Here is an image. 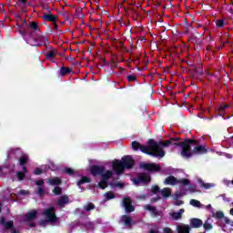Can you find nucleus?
Returning <instances> with one entry per match:
<instances>
[{
  "label": "nucleus",
  "instance_id": "f257e3e1",
  "mask_svg": "<svg viewBox=\"0 0 233 233\" xmlns=\"http://www.w3.org/2000/svg\"><path fill=\"white\" fill-rule=\"evenodd\" d=\"M179 137H171L166 142H157L152 138L148 139L147 144L151 148V151L148 153L149 156H152V157H165L166 152L163 148H167V147H170V145H175V147H180V148H182L181 156L183 157H192L190 147L196 141L187 138L184 141L179 142Z\"/></svg>",
  "mask_w": 233,
  "mask_h": 233
},
{
  "label": "nucleus",
  "instance_id": "f03ea898",
  "mask_svg": "<svg viewBox=\"0 0 233 233\" xmlns=\"http://www.w3.org/2000/svg\"><path fill=\"white\" fill-rule=\"evenodd\" d=\"M206 210L209 212V214H212L213 218H216L217 219H219V227L222 228L223 232L230 233L233 230V222L230 221L223 212L221 211H215L212 209V206L208 205L206 207Z\"/></svg>",
  "mask_w": 233,
  "mask_h": 233
},
{
  "label": "nucleus",
  "instance_id": "7ed1b4c3",
  "mask_svg": "<svg viewBox=\"0 0 233 233\" xmlns=\"http://www.w3.org/2000/svg\"><path fill=\"white\" fill-rule=\"evenodd\" d=\"M134 165H136V161L129 155L124 156L121 160L116 159L113 161V168L118 175L123 174L125 170H132Z\"/></svg>",
  "mask_w": 233,
  "mask_h": 233
},
{
  "label": "nucleus",
  "instance_id": "20e7f679",
  "mask_svg": "<svg viewBox=\"0 0 233 233\" xmlns=\"http://www.w3.org/2000/svg\"><path fill=\"white\" fill-rule=\"evenodd\" d=\"M18 32L21 35H34L37 32H41V27H39V23L35 21H31L29 23L24 20L21 24H17Z\"/></svg>",
  "mask_w": 233,
  "mask_h": 233
},
{
  "label": "nucleus",
  "instance_id": "39448f33",
  "mask_svg": "<svg viewBox=\"0 0 233 233\" xmlns=\"http://www.w3.org/2000/svg\"><path fill=\"white\" fill-rule=\"evenodd\" d=\"M10 156H15V159H17L19 161L20 167L26 166L28 161H30V157H28V155L24 153L21 148L11 149L7 157H10Z\"/></svg>",
  "mask_w": 233,
  "mask_h": 233
},
{
  "label": "nucleus",
  "instance_id": "423d86ee",
  "mask_svg": "<svg viewBox=\"0 0 233 233\" xmlns=\"http://www.w3.org/2000/svg\"><path fill=\"white\" fill-rule=\"evenodd\" d=\"M29 39H31L35 43V44H32V46H36L37 48H39V46H43V45H46V43H48V40L46 39V37L45 35H43V33H41V31L35 33L34 35H31L29 36Z\"/></svg>",
  "mask_w": 233,
  "mask_h": 233
},
{
  "label": "nucleus",
  "instance_id": "0eeeda50",
  "mask_svg": "<svg viewBox=\"0 0 233 233\" xmlns=\"http://www.w3.org/2000/svg\"><path fill=\"white\" fill-rule=\"evenodd\" d=\"M43 216L50 223H56L57 221V216H56V208L54 207L44 209Z\"/></svg>",
  "mask_w": 233,
  "mask_h": 233
},
{
  "label": "nucleus",
  "instance_id": "6e6552de",
  "mask_svg": "<svg viewBox=\"0 0 233 233\" xmlns=\"http://www.w3.org/2000/svg\"><path fill=\"white\" fill-rule=\"evenodd\" d=\"M131 147H132L133 150H135V151L141 150V152H143V154H147V156H150V152L152 151L151 147H150V144H148V147H147V146L141 145L137 141H133L131 143Z\"/></svg>",
  "mask_w": 233,
  "mask_h": 233
},
{
  "label": "nucleus",
  "instance_id": "1a4fd4ad",
  "mask_svg": "<svg viewBox=\"0 0 233 233\" xmlns=\"http://www.w3.org/2000/svg\"><path fill=\"white\" fill-rule=\"evenodd\" d=\"M144 210H147L148 212H150L151 218H159L160 219L161 218H163V212L157 210V208L152 205L147 204L144 206Z\"/></svg>",
  "mask_w": 233,
  "mask_h": 233
},
{
  "label": "nucleus",
  "instance_id": "9d476101",
  "mask_svg": "<svg viewBox=\"0 0 233 233\" xmlns=\"http://www.w3.org/2000/svg\"><path fill=\"white\" fill-rule=\"evenodd\" d=\"M140 168H144L148 172H159L161 170V167L154 163H142L140 164Z\"/></svg>",
  "mask_w": 233,
  "mask_h": 233
},
{
  "label": "nucleus",
  "instance_id": "9b49d317",
  "mask_svg": "<svg viewBox=\"0 0 233 233\" xmlns=\"http://www.w3.org/2000/svg\"><path fill=\"white\" fill-rule=\"evenodd\" d=\"M105 172V166L93 165L90 167V174L94 177H97V176L103 175Z\"/></svg>",
  "mask_w": 233,
  "mask_h": 233
},
{
  "label": "nucleus",
  "instance_id": "f8f14e48",
  "mask_svg": "<svg viewBox=\"0 0 233 233\" xmlns=\"http://www.w3.org/2000/svg\"><path fill=\"white\" fill-rule=\"evenodd\" d=\"M191 140L195 141V143L192 144L189 148V152H190L191 156L193 154H205V146H197L198 141H196L194 139H191Z\"/></svg>",
  "mask_w": 233,
  "mask_h": 233
},
{
  "label": "nucleus",
  "instance_id": "ddd939ff",
  "mask_svg": "<svg viewBox=\"0 0 233 233\" xmlns=\"http://www.w3.org/2000/svg\"><path fill=\"white\" fill-rule=\"evenodd\" d=\"M151 177L147 173H141L138 175L137 178L134 179V183L136 185H139V183H145L146 185L150 183Z\"/></svg>",
  "mask_w": 233,
  "mask_h": 233
},
{
  "label": "nucleus",
  "instance_id": "4468645a",
  "mask_svg": "<svg viewBox=\"0 0 233 233\" xmlns=\"http://www.w3.org/2000/svg\"><path fill=\"white\" fill-rule=\"evenodd\" d=\"M123 207L125 208L126 212H134L136 208L132 205V199L130 198H124Z\"/></svg>",
  "mask_w": 233,
  "mask_h": 233
},
{
  "label": "nucleus",
  "instance_id": "2eb2a0df",
  "mask_svg": "<svg viewBox=\"0 0 233 233\" xmlns=\"http://www.w3.org/2000/svg\"><path fill=\"white\" fill-rule=\"evenodd\" d=\"M43 19L45 21H47L48 23H57V20L59 19V16L54 15L51 13H44Z\"/></svg>",
  "mask_w": 233,
  "mask_h": 233
},
{
  "label": "nucleus",
  "instance_id": "dca6fc26",
  "mask_svg": "<svg viewBox=\"0 0 233 233\" xmlns=\"http://www.w3.org/2000/svg\"><path fill=\"white\" fill-rule=\"evenodd\" d=\"M189 225L191 228H201V227H203V220L199 218H191L189 220Z\"/></svg>",
  "mask_w": 233,
  "mask_h": 233
},
{
  "label": "nucleus",
  "instance_id": "f3484780",
  "mask_svg": "<svg viewBox=\"0 0 233 233\" xmlns=\"http://www.w3.org/2000/svg\"><path fill=\"white\" fill-rule=\"evenodd\" d=\"M164 185H171L172 187L179 185V179L174 176H169L164 180Z\"/></svg>",
  "mask_w": 233,
  "mask_h": 233
},
{
  "label": "nucleus",
  "instance_id": "a211bd4d",
  "mask_svg": "<svg viewBox=\"0 0 233 233\" xmlns=\"http://www.w3.org/2000/svg\"><path fill=\"white\" fill-rule=\"evenodd\" d=\"M48 185H51L53 187H59L61 183H63V180L59 177H50L47 179Z\"/></svg>",
  "mask_w": 233,
  "mask_h": 233
},
{
  "label": "nucleus",
  "instance_id": "6ab92c4d",
  "mask_svg": "<svg viewBox=\"0 0 233 233\" xmlns=\"http://www.w3.org/2000/svg\"><path fill=\"white\" fill-rule=\"evenodd\" d=\"M177 233H190V226L188 225H178L177 226Z\"/></svg>",
  "mask_w": 233,
  "mask_h": 233
},
{
  "label": "nucleus",
  "instance_id": "aec40b11",
  "mask_svg": "<svg viewBox=\"0 0 233 233\" xmlns=\"http://www.w3.org/2000/svg\"><path fill=\"white\" fill-rule=\"evenodd\" d=\"M35 218H37L36 210H33V211L27 212L25 214V221H34V219H35Z\"/></svg>",
  "mask_w": 233,
  "mask_h": 233
},
{
  "label": "nucleus",
  "instance_id": "412c9836",
  "mask_svg": "<svg viewBox=\"0 0 233 233\" xmlns=\"http://www.w3.org/2000/svg\"><path fill=\"white\" fill-rule=\"evenodd\" d=\"M114 176V173L110 170L104 171L100 177H102L103 181L108 183V179Z\"/></svg>",
  "mask_w": 233,
  "mask_h": 233
},
{
  "label": "nucleus",
  "instance_id": "4be33fe9",
  "mask_svg": "<svg viewBox=\"0 0 233 233\" xmlns=\"http://www.w3.org/2000/svg\"><path fill=\"white\" fill-rule=\"evenodd\" d=\"M122 223L125 227H132V218L127 215L122 216Z\"/></svg>",
  "mask_w": 233,
  "mask_h": 233
},
{
  "label": "nucleus",
  "instance_id": "5701e85b",
  "mask_svg": "<svg viewBox=\"0 0 233 233\" xmlns=\"http://www.w3.org/2000/svg\"><path fill=\"white\" fill-rule=\"evenodd\" d=\"M68 74H72V68L63 66L60 68V76L65 77V76H68Z\"/></svg>",
  "mask_w": 233,
  "mask_h": 233
},
{
  "label": "nucleus",
  "instance_id": "b1692460",
  "mask_svg": "<svg viewBox=\"0 0 233 233\" xmlns=\"http://www.w3.org/2000/svg\"><path fill=\"white\" fill-rule=\"evenodd\" d=\"M161 195L164 198V199H167L172 196V192L170 191V187H164L161 189Z\"/></svg>",
  "mask_w": 233,
  "mask_h": 233
},
{
  "label": "nucleus",
  "instance_id": "393cba45",
  "mask_svg": "<svg viewBox=\"0 0 233 233\" xmlns=\"http://www.w3.org/2000/svg\"><path fill=\"white\" fill-rule=\"evenodd\" d=\"M185 212L184 208L179 209L177 212H173L171 213V217L173 218V219L177 220V219H181L183 213Z\"/></svg>",
  "mask_w": 233,
  "mask_h": 233
},
{
  "label": "nucleus",
  "instance_id": "a878e982",
  "mask_svg": "<svg viewBox=\"0 0 233 233\" xmlns=\"http://www.w3.org/2000/svg\"><path fill=\"white\" fill-rule=\"evenodd\" d=\"M68 203V197L63 196L57 200V206L58 207H65Z\"/></svg>",
  "mask_w": 233,
  "mask_h": 233
},
{
  "label": "nucleus",
  "instance_id": "bb28decb",
  "mask_svg": "<svg viewBox=\"0 0 233 233\" xmlns=\"http://www.w3.org/2000/svg\"><path fill=\"white\" fill-rule=\"evenodd\" d=\"M90 177H82L80 180L76 182L77 187H81V185H85V183H90Z\"/></svg>",
  "mask_w": 233,
  "mask_h": 233
},
{
  "label": "nucleus",
  "instance_id": "cd10ccee",
  "mask_svg": "<svg viewBox=\"0 0 233 233\" xmlns=\"http://www.w3.org/2000/svg\"><path fill=\"white\" fill-rule=\"evenodd\" d=\"M57 56L56 50L48 51L46 53V59H54Z\"/></svg>",
  "mask_w": 233,
  "mask_h": 233
},
{
  "label": "nucleus",
  "instance_id": "c85d7f7f",
  "mask_svg": "<svg viewBox=\"0 0 233 233\" xmlns=\"http://www.w3.org/2000/svg\"><path fill=\"white\" fill-rule=\"evenodd\" d=\"M227 108H228V105L222 104L218 109V115L223 116L225 114Z\"/></svg>",
  "mask_w": 233,
  "mask_h": 233
},
{
  "label": "nucleus",
  "instance_id": "c756f323",
  "mask_svg": "<svg viewBox=\"0 0 233 233\" xmlns=\"http://www.w3.org/2000/svg\"><path fill=\"white\" fill-rule=\"evenodd\" d=\"M96 208V205L92 202H88L86 206H84V210L86 212H90V210H94Z\"/></svg>",
  "mask_w": 233,
  "mask_h": 233
},
{
  "label": "nucleus",
  "instance_id": "7c9ffc66",
  "mask_svg": "<svg viewBox=\"0 0 233 233\" xmlns=\"http://www.w3.org/2000/svg\"><path fill=\"white\" fill-rule=\"evenodd\" d=\"M104 196L106 198V201H110V199L116 198V195L111 191L105 193Z\"/></svg>",
  "mask_w": 233,
  "mask_h": 233
},
{
  "label": "nucleus",
  "instance_id": "2f4dec72",
  "mask_svg": "<svg viewBox=\"0 0 233 233\" xmlns=\"http://www.w3.org/2000/svg\"><path fill=\"white\" fill-rule=\"evenodd\" d=\"M63 171L67 176H76V170L72 169V167H66Z\"/></svg>",
  "mask_w": 233,
  "mask_h": 233
},
{
  "label": "nucleus",
  "instance_id": "473e14b6",
  "mask_svg": "<svg viewBox=\"0 0 233 233\" xmlns=\"http://www.w3.org/2000/svg\"><path fill=\"white\" fill-rule=\"evenodd\" d=\"M13 227H14V221L12 220L6 221L4 224V228H5V230H12Z\"/></svg>",
  "mask_w": 233,
  "mask_h": 233
},
{
  "label": "nucleus",
  "instance_id": "72a5a7b5",
  "mask_svg": "<svg viewBox=\"0 0 233 233\" xmlns=\"http://www.w3.org/2000/svg\"><path fill=\"white\" fill-rule=\"evenodd\" d=\"M212 218H208L205 224V230H212Z\"/></svg>",
  "mask_w": 233,
  "mask_h": 233
},
{
  "label": "nucleus",
  "instance_id": "f704fd0d",
  "mask_svg": "<svg viewBox=\"0 0 233 233\" xmlns=\"http://www.w3.org/2000/svg\"><path fill=\"white\" fill-rule=\"evenodd\" d=\"M53 193L55 196H61V194H63V188H61L59 186H56L54 187Z\"/></svg>",
  "mask_w": 233,
  "mask_h": 233
},
{
  "label": "nucleus",
  "instance_id": "c9c22d12",
  "mask_svg": "<svg viewBox=\"0 0 233 233\" xmlns=\"http://www.w3.org/2000/svg\"><path fill=\"white\" fill-rule=\"evenodd\" d=\"M108 187V182L104 181L103 178L102 180L98 183V187L101 188L102 190H105Z\"/></svg>",
  "mask_w": 233,
  "mask_h": 233
},
{
  "label": "nucleus",
  "instance_id": "e433bc0d",
  "mask_svg": "<svg viewBox=\"0 0 233 233\" xmlns=\"http://www.w3.org/2000/svg\"><path fill=\"white\" fill-rule=\"evenodd\" d=\"M178 184L184 185L185 187H188V185H190V180H188L187 178H181L178 179Z\"/></svg>",
  "mask_w": 233,
  "mask_h": 233
},
{
  "label": "nucleus",
  "instance_id": "4c0bfd02",
  "mask_svg": "<svg viewBox=\"0 0 233 233\" xmlns=\"http://www.w3.org/2000/svg\"><path fill=\"white\" fill-rule=\"evenodd\" d=\"M127 81L129 83L132 81H135L137 83V85H139V80H137V77H136V76H134V75L127 76Z\"/></svg>",
  "mask_w": 233,
  "mask_h": 233
},
{
  "label": "nucleus",
  "instance_id": "58836bf2",
  "mask_svg": "<svg viewBox=\"0 0 233 233\" xmlns=\"http://www.w3.org/2000/svg\"><path fill=\"white\" fill-rule=\"evenodd\" d=\"M179 196H181L180 194H177V197H176V201L174 202V205L176 207H181V205H185V202L183 200H179L177 199V198H179Z\"/></svg>",
  "mask_w": 233,
  "mask_h": 233
},
{
  "label": "nucleus",
  "instance_id": "ea45409f",
  "mask_svg": "<svg viewBox=\"0 0 233 233\" xmlns=\"http://www.w3.org/2000/svg\"><path fill=\"white\" fill-rule=\"evenodd\" d=\"M16 177H18L19 181H23V179L26 177V175L24 172L18 171L16 172Z\"/></svg>",
  "mask_w": 233,
  "mask_h": 233
},
{
  "label": "nucleus",
  "instance_id": "a19ab883",
  "mask_svg": "<svg viewBox=\"0 0 233 233\" xmlns=\"http://www.w3.org/2000/svg\"><path fill=\"white\" fill-rule=\"evenodd\" d=\"M189 203L190 205H192V207H197V208L201 207V202L196 199H191Z\"/></svg>",
  "mask_w": 233,
  "mask_h": 233
},
{
  "label": "nucleus",
  "instance_id": "79ce46f5",
  "mask_svg": "<svg viewBox=\"0 0 233 233\" xmlns=\"http://www.w3.org/2000/svg\"><path fill=\"white\" fill-rule=\"evenodd\" d=\"M195 72L198 76H203V66L196 67Z\"/></svg>",
  "mask_w": 233,
  "mask_h": 233
},
{
  "label": "nucleus",
  "instance_id": "37998d69",
  "mask_svg": "<svg viewBox=\"0 0 233 233\" xmlns=\"http://www.w3.org/2000/svg\"><path fill=\"white\" fill-rule=\"evenodd\" d=\"M48 223H50V220L46 218V219L40 220L39 225H40V227H46V225H48Z\"/></svg>",
  "mask_w": 233,
  "mask_h": 233
},
{
  "label": "nucleus",
  "instance_id": "c03bdc74",
  "mask_svg": "<svg viewBox=\"0 0 233 233\" xmlns=\"http://www.w3.org/2000/svg\"><path fill=\"white\" fill-rule=\"evenodd\" d=\"M151 192L152 194H157V192H159V186L157 185L153 186L151 188Z\"/></svg>",
  "mask_w": 233,
  "mask_h": 233
},
{
  "label": "nucleus",
  "instance_id": "a18cd8bd",
  "mask_svg": "<svg viewBox=\"0 0 233 233\" xmlns=\"http://www.w3.org/2000/svg\"><path fill=\"white\" fill-rule=\"evenodd\" d=\"M34 174H35V176H41V174H43V169H41L40 167H36L34 170Z\"/></svg>",
  "mask_w": 233,
  "mask_h": 233
},
{
  "label": "nucleus",
  "instance_id": "49530a36",
  "mask_svg": "<svg viewBox=\"0 0 233 233\" xmlns=\"http://www.w3.org/2000/svg\"><path fill=\"white\" fill-rule=\"evenodd\" d=\"M37 194H38V196H45V187H38Z\"/></svg>",
  "mask_w": 233,
  "mask_h": 233
},
{
  "label": "nucleus",
  "instance_id": "de8ad7c7",
  "mask_svg": "<svg viewBox=\"0 0 233 233\" xmlns=\"http://www.w3.org/2000/svg\"><path fill=\"white\" fill-rule=\"evenodd\" d=\"M82 12H83V9H76V14L78 19H81V17H83Z\"/></svg>",
  "mask_w": 233,
  "mask_h": 233
},
{
  "label": "nucleus",
  "instance_id": "09e8293b",
  "mask_svg": "<svg viewBox=\"0 0 233 233\" xmlns=\"http://www.w3.org/2000/svg\"><path fill=\"white\" fill-rule=\"evenodd\" d=\"M226 22L225 20H218L217 21V26H218V28H221V26H225Z\"/></svg>",
  "mask_w": 233,
  "mask_h": 233
},
{
  "label": "nucleus",
  "instance_id": "8fccbe9b",
  "mask_svg": "<svg viewBox=\"0 0 233 233\" xmlns=\"http://www.w3.org/2000/svg\"><path fill=\"white\" fill-rule=\"evenodd\" d=\"M214 187H216V185H215V184H212V183H206V184H205V189H206V190H208V189H210V188H214Z\"/></svg>",
  "mask_w": 233,
  "mask_h": 233
},
{
  "label": "nucleus",
  "instance_id": "3c124183",
  "mask_svg": "<svg viewBox=\"0 0 233 233\" xmlns=\"http://www.w3.org/2000/svg\"><path fill=\"white\" fill-rule=\"evenodd\" d=\"M35 184L37 187H43V185H45V180H43V179L36 180V181L35 182Z\"/></svg>",
  "mask_w": 233,
  "mask_h": 233
},
{
  "label": "nucleus",
  "instance_id": "603ef678",
  "mask_svg": "<svg viewBox=\"0 0 233 233\" xmlns=\"http://www.w3.org/2000/svg\"><path fill=\"white\" fill-rule=\"evenodd\" d=\"M53 26L56 32H59V25H57V22L53 23Z\"/></svg>",
  "mask_w": 233,
  "mask_h": 233
},
{
  "label": "nucleus",
  "instance_id": "864d4df0",
  "mask_svg": "<svg viewBox=\"0 0 233 233\" xmlns=\"http://www.w3.org/2000/svg\"><path fill=\"white\" fill-rule=\"evenodd\" d=\"M163 232L164 233H174V232H172V228H164Z\"/></svg>",
  "mask_w": 233,
  "mask_h": 233
},
{
  "label": "nucleus",
  "instance_id": "5fc2aeb1",
  "mask_svg": "<svg viewBox=\"0 0 233 233\" xmlns=\"http://www.w3.org/2000/svg\"><path fill=\"white\" fill-rule=\"evenodd\" d=\"M159 199H161V197L157 196V197H155V198H153L151 199V202H152V203H156V202L159 201Z\"/></svg>",
  "mask_w": 233,
  "mask_h": 233
},
{
  "label": "nucleus",
  "instance_id": "6e6d98bb",
  "mask_svg": "<svg viewBox=\"0 0 233 233\" xmlns=\"http://www.w3.org/2000/svg\"><path fill=\"white\" fill-rule=\"evenodd\" d=\"M20 3H21L22 5H24V6H28V5H30V4L28 3V0H20Z\"/></svg>",
  "mask_w": 233,
  "mask_h": 233
},
{
  "label": "nucleus",
  "instance_id": "4d7b16f0",
  "mask_svg": "<svg viewBox=\"0 0 233 233\" xmlns=\"http://www.w3.org/2000/svg\"><path fill=\"white\" fill-rule=\"evenodd\" d=\"M197 28H202V30H205V25L204 24H197Z\"/></svg>",
  "mask_w": 233,
  "mask_h": 233
},
{
  "label": "nucleus",
  "instance_id": "13d9d810",
  "mask_svg": "<svg viewBox=\"0 0 233 233\" xmlns=\"http://www.w3.org/2000/svg\"><path fill=\"white\" fill-rule=\"evenodd\" d=\"M5 223H6V218H0V225H5Z\"/></svg>",
  "mask_w": 233,
  "mask_h": 233
},
{
  "label": "nucleus",
  "instance_id": "bf43d9fd",
  "mask_svg": "<svg viewBox=\"0 0 233 233\" xmlns=\"http://www.w3.org/2000/svg\"><path fill=\"white\" fill-rule=\"evenodd\" d=\"M224 183H225V185H227L228 187H229L230 185H233V179H232L231 182H230V181H228V180H224Z\"/></svg>",
  "mask_w": 233,
  "mask_h": 233
},
{
  "label": "nucleus",
  "instance_id": "052dcab7",
  "mask_svg": "<svg viewBox=\"0 0 233 233\" xmlns=\"http://www.w3.org/2000/svg\"><path fill=\"white\" fill-rule=\"evenodd\" d=\"M27 226H28L30 228H34L35 227V223H34V222L28 223Z\"/></svg>",
  "mask_w": 233,
  "mask_h": 233
},
{
  "label": "nucleus",
  "instance_id": "680f3d73",
  "mask_svg": "<svg viewBox=\"0 0 233 233\" xmlns=\"http://www.w3.org/2000/svg\"><path fill=\"white\" fill-rule=\"evenodd\" d=\"M23 167V170H24V174H28V168H26V166H24V167Z\"/></svg>",
  "mask_w": 233,
  "mask_h": 233
},
{
  "label": "nucleus",
  "instance_id": "e2e57ef3",
  "mask_svg": "<svg viewBox=\"0 0 233 233\" xmlns=\"http://www.w3.org/2000/svg\"><path fill=\"white\" fill-rule=\"evenodd\" d=\"M11 233H19V230L15 229V228H12Z\"/></svg>",
  "mask_w": 233,
  "mask_h": 233
},
{
  "label": "nucleus",
  "instance_id": "0e129e2a",
  "mask_svg": "<svg viewBox=\"0 0 233 233\" xmlns=\"http://www.w3.org/2000/svg\"><path fill=\"white\" fill-rule=\"evenodd\" d=\"M116 186L119 187V188H123V187H125L123 183H116Z\"/></svg>",
  "mask_w": 233,
  "mask_h": 233
},
{
  "label": "nucleus",
  "instance_id": "69168bd1",
  "mask_svg": "<svg viewBox=\"0 0 233 233\" xmlns=\"http://www.w3.org/2000/svg\"><path fill=\"white\" fill-rule=\"evenodd\" d=\"M147 233H159V230L150 229Z\"/></svg>",
  "mask_w": 233,
  "mask_h": 233
},
{
  "label": "nucleus",
  "instance_id": "338daca9",
  "mask_svg": "<svg viewBox=\"0 0 233 233\" xmlns=\"http://www.w3.org/2000/svg\"><path fill=\"white\" fill-rule=\"evenodd\" d=\"M20 194H21L22 196H25V195L26 194V190L21 189V190H20Z\"/></svg>",
  "mask_w": 233,
  "mask_h": 233
},
{
  "label": "nucleus",
  "instance_id": "774afa93",
  "mask_svg": "<svg viewBox=\"0 0 233 233\" xmlns=\"http://www.w3.org/2000/svg\"><path fill=\"white\" fill-rule=\"evenodd\" d=\"M223 200L224 201H230V199L227 198V197L225 195H222Z\"/></svg>",
  "mask_w": 233,
  "mask_h": 233
}]
</instances>
